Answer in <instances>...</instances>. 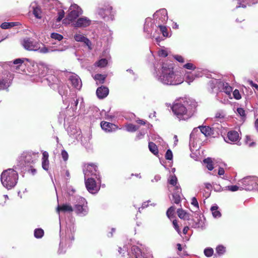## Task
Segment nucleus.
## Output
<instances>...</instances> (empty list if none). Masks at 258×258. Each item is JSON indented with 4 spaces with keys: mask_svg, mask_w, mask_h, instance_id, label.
<instances>
[{
    "mask_svg": "<svg viewBox=\"0 0 258 258\" xmlns=\"http://www.w3.org/2000/svg\"><path fill=\"white\" fill-rule=\"evenodd\" d=\"M203 166L207 168V169L210 171H211L214 169L213 162H203Z\"/></svg>",
    "mask_w": 258,
    "mask_h": 258,
    "instance_id": "44",
    "label": "nucleus"
},
{
    "mask_svg": "<svg viewBox=\"0 0 258 258\" xmlns=\"http://www.w3.org/2000/svg\"><path fill=\"white\" fill-rule=\"evenodd\" d=\"M22 45L27 50L36 51L38 49L37 45L31 40L30 38H25L23 41Z\"/></svg>",
    "mask_w": 258,
    "mask_h": 258,
    "instance_id": "11",
    "label": "nucleus"
},
{
    "mask_svg": "<svg viewBox=\"0 0 258 258\" xmlns=\"http://www.w3.org/2000/svg\"><path fill=\"white\" fill-rule=\"evenodd\" d=\"M226 189L231 191H235L239 189V187L237 185H229L226 187Z\"/></svg>",
    "mask_w": 258,
    "mask_h": 258,
    "instance_id": "45",
    "label": "nucleus"
},
{
    "mask_svg": "<svg viewBox=\"0 0 258 258\" xmlns=\"http://www.w3.org/2000/svg\"><path fill=\"white\" fill-rule=\"evenodd\" d=\"M234 98L236 100H239L241 98L239 91L237 89H235L233 92Z\"/></svg>",
    "mask_w": 258,
    "mask_h": 258,
    "instance_id": "46",
    "label": "nucleus"
},
{
    "mask_svg": "<svg viewBox=\"0 0 258 258\" xmlns=\"http://www.w3.org/2000/svg\"><path fill=\"white\" fill-rule=\"evenodd\" d=\"M192 224H191L190 223L189 224V225H191L192 227L195 228H201L202 229L203 228V227H204L203 223L201 220L198 219V222L194 221V220H192Z\"/></svg>",
    "mask_w": 258,
    "mask_h": 258,
    "instance_id": "33",
    "label": "nucleus"
},
{
    "mask_svg": "<svg viewBox=\"0 0 258 258\" xmlns=\"http://www.w3.org/2000/svg\"><path fill=\"white\" fill-rule=\"evenodd\" d=\"M6 83L7 82L5 80H0V90H4L6 88Z\"/></svg>",
    "mask_w": 258,
    "mask_h": 258,
    "instance_id": "54",
    "label": "nucleus"
},
{
    "mask_svg": "<svg viewBox=\"0 0 258 258\" xmlns=\"http://www.w3.org/2000/svg\"><path fill=\"white\" fill-rule=\"evenodd\" d=\"M158 27L160 28V30L162 32L163 35L164 37H167L168 33L166 26H163L162 25H159Z\"/></svg>",
    "mask_w": 258,
    "mask_h": 258,
    "instance_id": "40",
    "label": "nucleus"
},
{
    "mask_svg": "<svg viewBox=\"0 0 258 258\" xmlns=\"http://www.w3.org/2000/svg\"><path fill=\"white\" fill-rule=\"evenodd\" d=\"M74 38L76 41L78 42H84L87 46H88L89 49H91V42L90 40L87 37H85L82 34H76L74 36Z\"/></svg>",
    "mask_w": 258,
    "mask_h": 258,
    "instance_id": "17",
    "label": "nucleus"
},
{
    "mask_svg": "<svg viewBox=\"0 0 258 258\" xmlns=\"http://www.w3.org/2000/svg\"><path fill=\"white\" fill-rule=\"evenodd\" d=\"M181 189L180 186H176V189L172 194V198L174 203L176 204H179L181 201V197L180 194H181Z\"/></svg>",
    "mask_w": 258,
    "mask_h": 258,
    "instance_id": "18",
    "label": "nucleus"
},
{
    "mask_svg": "<svg viewBox=\"0 0 258 258\" xmlns=\"http://www.w3.org/2000/svg\"><path fill=\"white\" fill-rule=\"evenodd\" d=\"M165 159L167 160H171L173 158L172 152L170 149H168L165 155Z\"/></svg>",
    "mask_w": 258,
    "mask_h": 258,
    "instance_id": "42",
    "label": "nucleus"
},
{
    "mask_svg": "<svg viewBox=\"0 0 258 258\" xmlns=\"http://www.w3.org/2000/svg\"><path fill=\"white\" fill-rule=\"evenodd\" d=\"M148 147L150 151L155 155H157L158 154V147L154 143L152 142H149Z\"/></svg>",
    "mask_w": 258,
    "mask_h": 258,
    "instance_id": "26",
    "label": "nucleus"
},
{
    "mask_svg": "<svg viewBox=\"0 0 258 258\" xmlns=\"http://www.w3.org/2000/svg\"><path fill=\"white\" fill-rule=\"evenodd\" d=\"M91 24V21L87 18H80L74 24L75 27H86L89 26Z\"/></svg>",
    "mask_w": 258,
    "mask_h": 258,
    "instance_id": "13",
    "label": "nucleus"
},
{
    "mask_svg": "<svg viewBox=\"0 0 258 258\" xmlns=\"http://www.w3.org/2000/svg\"><path fill=\"white\" fill-rule=\"evenodd\" d=\"M96 93L98 98L103 99L108 95L109 89L107 87L101 86L97 89Z\"/></svg>",
    "mask_w": 258,
    "mask_h": 258,
    "instance_id": "12",
    "label": "nucleus"
},
{
    "mask_svg": "<svg viewBox=\"0 0 258 258\" xmlns=\"http://www.w3.org/2000/svg\"><path fill=\"white\" fill-rule=\"evenodd\" d=\"M172 223H173V227H174V229H175V230L177 232V233L179 234H180L181 231H180L179 226L177 224V220H174L172 222Z\"/></svg>",
    "mask_w": 258,
    "mask_h": 258,
    "instance_id": "47",
    "label": "nucleus"
},
{
    "mask_svg": "<svg viewBox=\"0 0 258 258\" xmlns=\"http://www.w3.org/2000/svg\"><path fill=\"white\" fill-rule=\"evenodd\" d=\"M118 251L120 254H122V256H124L125 253L127 252V247L126 246H123V247H119Z\"/></svg>",
    "mask_w": 258,
    "mask_h": 258,
    "instance_id": "43",
    "label": "nucleus"
},
{
    "mask_svg": "<svg viewBox=\"0 0 258 258\" xmlns=\"http://www.w3.org/2000/svg\"><path fill=\"white\" fill-rule=\"evenodd\" d=\"M69 80L71 82L72 85L74 87L78 88L80 87L81 80L77 76H71L69 78Z\"/></svg>",
    "mask_w": 258,
    "mask_h": 258,
    "instance_id": "23",
    "label": "nucleus"
},
{
    "mask_svg": "<svg viewBox=\"0 0 258 258\" xmlns=\"http://www.w3.org/2000/svg\"><path fill=\"white\" fill-rule=\"evenodd\" d=\"M24 62V60L21 58H17L14 60L13 63L15 64H22Z\"/></svg>",
    "mask_w": 258,
    "mask_h": 258,
    "instance_id": "58",
    "label": "nucleus"
},
{
    "mask_svg": "<svg viewBox=\"0 0 258 258\" xmlns=\"http://www.w3.org/2000/svg\"><path fill=\"white\" fill-rule=\"evenodd\" d=\"M160 179H161V177H160V175H156L154 176V178H153V179H152L151 180V181H152V182H157V181H158L159 180H160Z\"/></svg>",
    "mask_w": 258,
    "mask_h": 258,
    "instance_id": "61",
    "label": "nucleus"
},
{
    "mask_svg": "<svg viewBox=\"0 0 258 258\" xmlns=\"http://www.w3.org/2000/svg\"><path fill=\"white\" fill-rule=\"evenodd\" d=\"M60 240L59 243V252H62V249L67 246H70L72 241L74 240V233L71 230L67 229L65 235L63 236L61 234L60 235Z\"/></svg>",
    "mask_w": 258,
    "mask_h": 258,
    "instance_id": "7",
    "label": "nucleus"
},
{
    "mask_svg": "<svg viewBox=\"0 0 258 258\" xmlns=\"http://www.w3.org/2000/svg\"><path fill=\"white\" fill-rule=\"evenodd\" d=\"M84 178L86 179L91 176H95L100 182L99 172L97 166L93 163H86L83 167Z\"/></svg>",
    "mask_w": 258,
    "mask_h": 258,
    "instance_id": "6",
    "label": "nucleus"
},
{
    "mask_svg": "<svg viewBox=\"0 0 258 258\" xmlns=\"http://www.w3.org/2000/svg\"><path fill=\"white\" fill-rule=\"evenodd\" d=\"M51 38L55 40L60 41L63 39V36L57 33H52L50 36Z\"/></svg>",
    "mask_w": 258,
    "mask_h": 258,
    "instance_id": "39",
    "label": "nucleus"
},
{
    "mask_svg": "<svg viewBox=\"0 0 258 258\" xmlns=\"http://www.w3.org/2000/svg\"><path fill=\"white\" fill-rule=\"evenodd\" d=\"M61 156L64 161H67L68 159L69 155L67 152L65 150H62L61 151Z\"/></svg>",
    "mask_w": 258,
    "mask_h": 258,
    "instance_id": "53",
    "label": "nucleus"
},
{
    "mask_svg": "<svg viewBox=\"0 0 258 258\" xmlns=\"http://www.w3.org/2000/svg\"><path fill=\"white\" fill-rule=\"evenodd\" d=\"M246 144H247L248 145L249 147H252L255 145V143L254 142H252L249 143H248V141H250V138L249 136H246Z\"/></svg>",
    "mask_w": 258,
    "mask_h": 258,
    "instance_id": "57",
    "label": "nucleus"
},
{
    "mask_svg": "<svg viewBox=\"0 0 258 258\" xmlns=\"http://www.w3.org/2000/svg\"><path fill=\"white\" fill-rule=\"evenodd\" d=\"M136 122L141 125H145L146 123V121L143 119H138L136 120Z\"/></svg>",
    "mask_w": 258,
    "mask_h": 258,
    "instance_id": "64",
    "label": "nucleus"
},
{
    "mask_svg": "<svg viewBox=\"0 0 258 258\" xmlns=\"http://www.w3.org/2000/svg\"><path fill=\"white\" fill-rule=\"evenodd\" d=\"M34 235L36 238H41L44 235V231L41 228H37L34 230Z\"/></svg>",
    "mask_w": 258,
    "mask_h": 258,
    "instance_id": "31",
    "label": "nucleus"
},
{
    "mask_svg": "<svg viewBox=\"0 0 258 258\" xmlns=\"http://www.w3.org/2000/svg\"><path fill=\"white\" fill-rule=\"evenodd\" d=\"M57 212L71 213L74 211V208L70 204H63L61 206L58 205L56 208Z\"/></svg>",
    "mask_w": 258,
    "mask_h": 258,
    "instance_id": "14",
    "label": "nucleus"
},
{
    "mask_svg": "<svg viewBox=\"0 0 258 258\" xmlns=\"http://www.w3.org/2000/svg\"><path fill=\"white\" fill-rule=\"evenodd\" d=\"M184 68L188 70H194L196 69V67L191 63H187L183 66Z\"/></svg>",
    "mask_w": 258,
    "mask_h": 258,
    "instance_id": "49",
    "label": "nucleus"
},
{
    "mask_svg": "<svg viewBox=\"0 0 258 258\" xmlns=\"http://www.w3.org/2000/svg\"><path fill=\"white\" fill-rule=\"evenodd\" d=\"M198 127L206 137L211 136L214 134V128L209 126H199Z\"/></svg>",
    "mask_w": 258,
    "mask_h": 258,
    "instance_id": "19",
    "label": "nucleus"
},
{
    "mask_svg": "<svg viewBox=\"0 0 258 258\" xmlns=\"http://www.w3.org/2000/svg\"><path fill=\"white\" fill-rule=\"evenodd\" d=\"M42 161H48V153L46 151H44L42 152Z\"/></svg>",
    "mask_w": 258,
    "mask_h": 258,
    "instance_id": "51",
    "label": "nucleus"
},
{
    "mask_svg": "<svg viewBox=\"0 0 258 258\" xmlns=\"http://www.w3.org/2000/svg\"><path fill=\"white\" fill-rule=\"evenodd\" d=\"M100 124L102 128L107 132H112L117 128L115 124L106 121H101Z\"/></svg>",
    "mask_w": 258,
    "mask_h": 258,
    "instance_id": "16",
    "label": "nucleus"
},
{
    "mask_svg": "<svg viewBox=\"0 0 258 258\" xmlns=\"http://www.w3.org/2000/svg\"><path fill=\"white\" fill-rule=\"evenodd\" d=\"M237 113L242 117H245V111L242 108H238L237 109Z\"/></svg>",
    "mask_w": 258,
    "mask_h": 258,
    "instance_id": "50",
    "label": "nucleus"
},
{
    "mask_svg": "<svg viewBox=\"0 0 258 258\" xmlns=\"http://www.w3.org/2000/svg\"><path fill=\"white\" fill-rule=\"evenodd\" d=\"M97 12L98 14L103 18L108 17L111 20L113 19L114 13L113 11L112 7L109 5L104 6V7L98 8Z\"/></svg>",
    "mask_w": 258,
    "mask_h": 258,
    "instance_id": "9",
    "label": "nucleus"
},
{
    "mask_svg": "<svg viewBox=\"0 0 258 258\" xmlns=\"http://www.w3.org/2000/svg\"><path fill=\"white\" fill-rule=\"evenodd\" d=\"M161 15V18H159V21L161 20L162 23H165L168 19L167 12L165 9H162L158 11H157L155 14L156 17V20L157 21L158 17ZM160 22H159V23Z\"/></svg>",
    "mask_w": 258,
    "mask_h": 258,
    "instance_id": "15",
    "label": "nucleus"
},
{
    "mask_svg": "<svg viewBox=\"0 0 258 258\" xmlns=\"http://www.w3.org/2000/svg\"><path fill=\"white\" fill-rule=\"evenodd\" d=\"M33 156L34 157H38V153H35L32 151H25L23 152V153L21 154V157L22 158V159H26L27 160H32L33 158L32 156Z\"/></svg>",
    "mask_w": 258,
    "mask_h": 258,
    "instance_id": "21",
    "label": "nucleus"
},
{
    "mask_svg": "<svg viewBox=\"0 0 258 258\" xmlns=\"http://www.w3.org/2000/svg\"><path fill=\"white\" fill-rule=\"evenodd\" d=\"M174 58L179 62L183 63L184 62V58L181 55H175L174 56Z\"/></svg>",
    "mask_w": 258,
    "mask_h": 258,
    "instance_id": "52",
    "label": "nucleus"
},
{
    "mask_svg": "<svg viewBox=\"0 0 258 258\" xmlns=\"http://www.w3.org/2000/svg\"><path fill=\"white\" fill-rule=\"evenodd\" d=\"M216 251L218 255H222L225 253L226 248L222 245H219L216 247Z\"/></svg>",
    "mask_w": 258,
    "mask_h": 258,
    "instance_id": "32",
    "label": "nucleus"
},
{
    "mask_svg": "<svg viewBox=\"0 0 258 258\" xmlns=\"http://www.w3.org/2000/svg\"><path fill=\"white\" fill-rule=\"evenodd\" d=\"M64 14H65V13H64V12L63 10H59L58 11V13H57L58 17L56 19V22H60L64 17Z\"/></svg>",
    "mask_w": 258,
    "mask_h": 258,
    "instance_id": "38",
    "label": "nucleus"
},
{
    "mask_svg": "<svg viewBox=\"0 0 258 258\" xmlns=\"http://www.w3.org/2000/svg\"><path fill=\"white\" fill-rule=\"evenodd\" d=\"M226 85L228 84H226ZM224 89L225 92L228 94H230V92L232 91V87L228 85L225 86Z\"/></svg>",
    "mask_w": 258,
    "mask_h": 258,
    "instance_id": "59",
    "label": "nucleus"
},
{
    "mask_svg": "<svg viewBox=\"0 0 258 258\" xmlns=\"http://www.w3.org/2000/svg\"><path fill=\"white\" fill-rule=\"evenodd\" d=\"M191 204L196 208L197 210L199 209V203L197 199L195 197H193L192 198Z\"/></svg>",
    "mask_w": 258,
    "mask_h": 258,
    "instance_id": "48",
    "label": "nucleus"
},
{
    "mask_svg": "<svg viewBox=\"0 0 258 258\" xmlns=\"http://www.w3.org/2000/svg\"><path fill=\"white\" fill-rule=\"evenodd\" d=\"M82 14V10L79 7H71L70 9V12L66 18L62 20L64 24H69L71 22L75 20L79 16Z\"/></svg>",
    "mask_w": 258,
    "mask_h": 258,
    "instance_id": "8",
    "label": "nucleus"
},
{
    "mask_svg": "<svg viewBox=\"0 0 258 258\" xmlns=\"http://www.w3.org/2000/svg\"><path fill=\"white\" fill-rule=\"evenodd\" d=\"M162 74L160 76L162 82L166 85H176L182 83L183 79L179 75H176L171 66L163 64L162 68Z\"/></svg>",
    "mask_w": 258,
    "mask_h": 258,
    "instance_id": "2",
    "label": "nucleus"
},
{
    "mask_svg": "<svg viewBox=\"0 0 258 258\" xmlns=\"http://www.w3.org/2000/svg\"><path fill=\"white\" fill-rule=\"evenodd\" d=\"M173 114L179 120H186L193 115L192 109L179 102H175L171 107Z\"/></svg>",
    "mask_w": 258,
    "mask_h": 258,
    "instance_id": "3",
    "label": "nucleus"
},
{
    "mask_svg": "<svg viewBox=\"0 0 258 258\" xmlns=\"http://www.w3.org/2000/svg\"><path fill=\"white\" fill-rule=\"evenodd\" d=\"M41 10L40 8L37 7L36 8H33V14L36 18L38 19H41Z\"/></svg>",
    "mask_w": 258,
    "mask_h": 258,
    "instance_id": "35",
    "label": "nucleus"
},
{
    "mask_svg": "<svg viewBox=\"0 0 258 258\" xmlns=\"http://www.w3.org/2000/svg\"><path fill=\"white\" fill-rule=\"evenodd\" d=\"M168 183L175 187V189H176V186H179V184H177V178L175 175H170L168 179Z\"/></svg>",
    "mask_w": 258,
    "mask_h": 258,
    "instance_id": "27",
    "label": "nucleus"
},
{
    "mask_svg": "<svg viewBox=\"0 0 258 258\" xmlns=\"http://www.w3.org/2000/svg\"><path fill=\"white\" fill-rule=\"evenodd\" d=\"M18 168H9L3 171L1 175V181L3 186L8 190L13 188L18 180Z\"/></svg>",
    "mask_w": 258,
    "mask_h": 258,
    "instance_id": "1",
    "label": "nucleus"
},
{
    "mask_svg": "<svg viewBox=\"0 0 258 258\" xmlns=\"http://www.w3.org/2000/svg\"><path fill=\"white\" fill-rule=\"evenodd\" d=\"M178 217L182 219L189 220V214L182 209H178L177 211Z\"/></svg>",
    "mask_w": 258,
    "mask_h": 258,
    "instance_id": "24",
    "label": "nucleus"
},
{
    "mask_svg": "<svg viewBox=\"0 0 258 258\" xmlns=\"http://www.w3.org/2000/svg\"><path fill=\"white\" fill-rule=\"evenodd\" d=\"M106 78V75L100 74H96L94 77V79L98 81L100 84H103L104 83Z\"/></svg>",
    "mask_w": 258,
    "mask_h": 258,
    "instance_id": "30",
    "label": "nucleus"
},
{
    "mask_svg": "<svg viewBox=\"0 0 258 258\" xmlns=\"http://www.w3.org/2000/svg\"><path fill=\"white\" fill-rule=\"evenodd\" d=\"M37 50H39L40 53H46L49 52L48 49L46 47H43L42 48H40L38 47V49Z\"/></svg>",
    "mask_w": 258,
    "mask_h": 258,
    "instance_id": "55",
    "label": "nucleus"
},
{
    "mask_svg": "<svg viewBox=\"0 0 258 258\" xmlns=\"http://www.w3.org/2000/svg\"><path fill=\"white\" fill-rule=\"evenodd\" d=\"M175 211V208L173 206L170 207L166 212V215L168 217V218L171 219L172 216L173 215L174 212Z\"/></svg>",
    "mask_w": 258,
    "mask_h": 258,
    "instance_id": "41",
    "label": "nucleus"
},
{
    "mask_svg": "<svg viewBox=\"0 0 258 258\" xmlns=\"http://www.w3.org/2000/svg\"><path fill=\"white\" fill-rule=\"evenodd\" d=\"M198 76L196 74H193L191 72H187L185 74V81L190 85L191 82L194 81L196 77Z\"/></svg>",
    "mask_w": 258,
    "mask_h": 258,
    "instance_id": "25",
    "label": "nucleus"
},
{
    "mask_svg": "<svg viewBox=\"0 0 258 258\" xmlns=\"http://www.w3.org/2000/svg\"><path fill=\"white\" fill-rule=\"evenodd\" d=\"M98 67L103 68L107 66L108 61L106 58H102L96 62Z\"/></svg>",
    "mask_w": 258,
    "mask_h": 258,
    "instance_id": "36",
    "label": "nucleus"
},
{
    "mask_svg": "<svg viewBox=\"0 0 258 258\" xmlns=\"http://www.w3.org/2000/svg\"><path fill=\"white\" fill-rule=\"evenodd\" d=\"M204 252L207 257H211L213 254L214 250L211 247H207L204 249Z\"/></svg>",
    "mask_w": 258,
    "mask_h": 258,
    "instance_id": "37",
    "label": "nucleus"
},
{
    "mask_svg": "<svg viewBox=\"0 0 258 258\" xmlns=\"http://www.w3.org/2000/svg\"><path fill=\"white\" fill-rule=\"evenodd\" d=\"M159 55L160 56H162L164 57H166L168 55L167 52L165 50H161L159 51Z\"/></svg>",
    "mask_w": 258,
    "mask_h": 258,
    "instance_id": "56",
    "label": "nucleus"
},
{
    "mask_svg": "<svg viewBox=\"0 0 258 258\" xmlns=\"http://www.w3.org/2000/svg\"><path fill=\"white\" fill-rule=\"evenodd\" d=\"M218 207L217 206H212L211 208V210L212 213V215L214 218H218L221 216V213L218 210Z\"/></svg>",
    "mask_w": 258,
    "mask_h": 258,
    "instance_id": "29",
    "label": "nucleus"
},
{
    "mask_svg": "<svg viewBox=\"0 0 258 258\" xmlns=\"http://www.w3.org/2000/svg\"><path fill=\"white\" fill-rule=\"evenodd\" d=\"M42 166L44 170L48 171L49 168V162H42Z\"/></svg>",
    "mask_w": 258,
    "mask_h": 258,
    "instance_id": "60",
    "label": "nucleus"
},
{
    "mask_svg": "<svg viewBox=\"0 0 258 258\" xmlns=\"http://www.w3.org/2000/svg\"><path fill=\"white\" fill-rule=\"evenodd\" d=\"M74 211L75 213L81 217L86 216L89 212V208L88 207L86 200L80 196L75 197V202L73 203Z\"/></svg>",
    "mask_w": 258,
    "mask_h": 258,
    "instance_id": "4",
    "label": "nucleus"
},
{
    "mask_svg": "<svg viewBox=\"0 0 258 258\" xmlns=\"http://www.w3.org/2000/svg\"><path fill=\"white\" fill-rule=\"evenodd\" d=\"M150 202V201H148L147 202H144L143 203L142 205V207L141 208H139V211L140 212V209L141 208L142 209H144L146 207H147L148 206V205L147 204V203Z\"/></svg>",
    "mask_w": 258,
    "mask_h": 258,
    "instance_id": "63",
    "label": "nucleus"
},
{
    "mask_svg": "<svg viewBox=\"0 0 258 258\" xmlns=\"http://www.w3.org/2000/svg\"><path fill=\"white\" fill-rule=\"evenodd\" d=\"M133 254L135 255L136 258H147L146 254L141 251L140 248L138 246H133L131 249Z\"/></svg>",
    "mask_w": 258,
    "mask_h": 258,
    "instance_id": "20",
    "label": "nucleus"
},
{
    "mask_svg": "<svg viewBox=\"0 0 258 258\" xmlns=\"http://www.w3.org/2000/svg\"><path fill=\"white\" fill-rule=\"evenodd\" d=\"M239 134L235 131H230L227 133V138L229 141L235 142L239 140Z\"/></svg>",
    "mask_w": 258,
    "mask_h": 258,
    "instance_id": "22",
    "label": "nucleus"
},
{
    "mask_svg": "<svg viewBox=\"0 0 258 258\" xmlns=\"http://www.w3.org/2000/svg\"><path fill=\"white\" fill-rule=\"evenodd\" d=\"M85 183L86 188L90 193L96 194L100 189V187L97 185L95 180L92 177L85 179Z\"/></svg>",
    "mask_w": 258,
    "mask_h": 258,
    "instance_id": "10",
    "label": "nucleus"
},
{
    "mask_svg": "<svg viewBox=\"0 0 258 258\" xmlns=\"http://www.w3.org/2000/svg\"><path fill=\"white\" fill-rule=\"evenodd\" d=\"M27 171L33 175H35L36 173V170L34 168H29Z\"/></svg>",
    "mask_w": 258,
    "mask_h": 258,
    "instance_id": "62",
    "label": "nucleus"
},
{
    "mask_svg": "<svg viewBox=\"0 0 258 258\" xmlns=\"http://www.w3.org/2000/svg\"><path fill=\"white\" fill-rule=\"evenodd\" d=\"M18 24V22H4L1 24V27L4 29H7L17 26Z\"/></svg>",
    "mask_w": 258,
    "mask_h": 258,
    "instance_id": "28",
    "label": "nucleus"
},
{
    "mask_svg": "<svg viewBox=\"0 0 258 258\" xmlns=\"http://www.w3.org/2000/svg\"><path fill=\"white\" fill-rule=\"evenodd\" d=\"M126 129L128 132H134L139 129V126L135 124L130 123L126 125Z\"/></svg>",
    "mask_w": 258,
    "mask_h": 258,
    "instance_id": "34",
    "label": "nucleus"
},
{
    "mask_svg": "<svg viewBox=\"0 0 258 258\" xmlns=\"http://www.w3.org/2000/svg\"><path fill=\"white\" fill-rule=\"evenodd\" d=\"M239 184H241L243 189L251 190H258V178L256 176H248L244 177L239 181Z\"/></svg>",
    "mask_w": 258,
    "mask_h": 258,
    "instance_id": "5",
    "label": "nucleus"
}]
</instances>
